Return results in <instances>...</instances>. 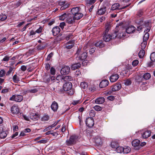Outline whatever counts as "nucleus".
<instances>
[{
    "mask_svg": "<svg viewBox=\"0 0 155 155\" xmlns=\"http://www.w3.org/2000/svg\"><path fill=\"white\" fill-rule=\"evenodd\" d=\"M14 71V68L12 67H10L9 70L6 73V75L7 76H8L12 72H13L14 71Z\"/></svg>",
    "mask_w": 155,
    "mask_h": 155,
    "instance_id": "603ef678",
    "label": "nucleus"
},
{
    "mask_svg": "<svg viewBox=\"0 0 155 155\" xmlns=\"http://www.w3.org/2000/svg\"><path fill=\"white\" fill-rule=\"evenodd\" d=\"M119 75L116 74H112L110 77V80L111 82H114L116 81L118 79Z\"/></svg>",
    "mask_w": 155,
    "mask_h": 155,
    "instance_id": "4468645a",
    "label": "nucleus"
},
{
    "mask_svg": "<svg viewBox=\"0 0 155 155\" xmlns=\"http://www.w3.org/2000/svg\"><path fill=\"white\" fill-rule=\"evenodd\" d=\"M43 27L41 26H40L39 28L37 29L35 31H31L30 32V35H35L36 33L39 34L41 33Z\"/></svg>",
    "mask_w": 155,
    "mask_h": 155,
    "instance_id": "a211bd4d",
    "label": "nucleus"
},
{
    "mask_svg": "<svg viewBox=\"0 0 155 155\" xmlns=\"http://www.w3.org/2000/svg\"><path fill=\"white\" fill-rule=\"evenodd\" d=\"M105 139L104 137L97 136L94 138V140L95 143L97 145H100L102 144L104 140Z\"/></svg>",
    "mask_w": 155,
    "mask_h": 155,
    "instance_id": "6e6552de",
    "label": "nucleus"
},
{
    "mask_svg": "<svg viewBox=\"0 0 155 155\" xmlns=\"http://www.w3.org/2000/svg\"><path fill=\"white\" fill-rule=\"evenodd\" d=\"M106 11V8L103 6L100 8L97 12V14L99 15H101L104 14Z\"/></svg>",
    "mask_w": 155,
    "mask_h": 155,
    "instance_id": "5701e85b",
    "label": "nucleus"
},
{
    "mask_svg": "<svg viewBox=\"0 0 155 155\" xmlns=\"http://www.w3.org/2000/svg\"><path fill=\"white\" fill-rule=\"evenodd\" d=\"M109 84L108 81L104 80L102 81L100 83L99 86L101 88H104L108 85Z\"/></svg>",
    "mask_w": 155,
    "mask_h": 155,
    "instance_id": "4be33fe9",
    "label": "nucleus"
},
{
    "mask_svg": "<svg viewBox=\"0 0 155 155\" xmlns=\"http://www.w3.org/2000/svg\"><path fill=\"white\" fill-rule=\"evenodd\" d=\"M136 28L132 26H130L128 27L126 29V32L128 34L133 33L135 30Z\"/></svg>",
    "mask_w": 155,
    "mask_h": 155,
    "instance_id": "aec40b11",
    "label": "nucleus"
},
{
    "mask_svg": "<svg viewBox=\"0 0 155 155\" xmlns=\"http://www.w3.org/2000/svg\"><path fill=\"white\" fill-rule=\"evenodd\" d=\"M86 124L87 126L89 127H92L94 125V121L92 117H88L86 120Z\"/></svg>",
    "mask_w": 155,
    "mask_h": 155,
    "instance_id": "1a4fd4ad",
    "label": "nucleus"
},
{
    "mask_svg": "<svg viewBox=\"0 0 155 155\" xmlns=\"http://www.w3.org/2000/svg\"><path fill=\"white\" fill-rule=\"evenodd\" d=\"M70 71V67L68 66H65L62 68L61 73L62 74H67L69 73Z\"/></svg>",
    "mask_w": 155,
    "mask_h": 155,
    "instance_id": "9b49d317",
    "label": "nucleus"
},
{
    "mask_svg": "<svg viewBox=\"0 0 155 155\" xmlns=\"http://www.w3.org/2000/svg\"><path fill=\"white\" fill-rule=\"evenodd\" d=\"M65 23L64 22L61 23L60 24V27L62 28L63 29L64 27L65 26Z\"/></svg>",
    "mask_w": 155,
    "mask_h": 155,
    "instance_id": "774afa93",
    "label": "nucleus"
},
{
    "mask_svg": "<svg viewBox=\"0 0 155 155\" xmlns=\"http://www.w3.org/2000/svg\"><path fill=\"white\" fill-rule=\"evenodd\" d=\"M73 79L71 77L69 76H66L65 77L63 76V82H69V81L72 80Z\"/></svg>",
    "mask_w": 155,
    "mask_h": 155,
    "instance_id": "c85d7f7f",
    "label": "nucleus"
},
{
    "mask_svg": "<svg viewBox=\"0 0 155 155\" xmlns=\"http://www.w3.org/2000/svg\"><path fill=\"white\" fill-rule=\"evenodd\" d=\"M7 18L6 15L4 14H1L0 15V20L3 21L5 20Z\"/></svg>",
    "mask_w": 155,
    "mask_h": 155,
    "instance_id": "c03bdc74",
    "label": "nucleus"
},
{
    "mask_svg": "<svg viewBox=\"0 0 155 155\" xmlns=\"http://www.w3.org/2000/svg\"><path fill=\"white\" fill-rule=\"evenodd\" d=\"M118 146V143L115 142H112L111 144V146L113 148H116Z\"/></svg>",
    "mask_w": 155,
    "mask_h": 155,
    "instance_id": "49530a36",
    "label": "nucleus"
},
{
    "mask_svg": "<svg viewBox=\"0 0 155 155\" xmlns=\"http://www.w3.org/2000/svg\"><path fill=\"white\" fill-rule=\"evenodd\" d=\"M96 47L102 48L104 46V45L101 41H98L96 42L95 44Z\"/></svg>",
    "mask_w": 155,
    "mask_h": 155,
    "instance_id": "de8ad7c7",
    "label": "nucleus"
},
{
    "mask_svg": "<svg viewBox=\"0 0 155 155\" xmlns=\"http://www.w3.org/2000/svg\"><path fill=\"white\" fill-rule=\"evenodd\" d=\"M105 101V99L103 97H99L97 98L95 100V102L97 104H100L103 103Z\"/></svg>",
    "mask_w": 155,
    "mask_h": 155,
    "instance_id": "b1692460",
    "label": "nucleus"
},
{
    "mask_svg": "<svg viewBox=\"0 0 155 155\" xmlns=\"http://www.w3.org/2000/svg\"><path fill=\"white\" fill-rule=\"evenodd\" d=\"M47 140H40L38 142V143H45L47 142Z\"/></svg>",
    "mask_w": 155,
    "mask_h": 155,
    "instance_id": "69168bd1",
    "label": "nucleus"
},
{
    "mask_svg": "<svg viewBox=\"0 0 155 155\" xmlns=\"http://www.w3.org/2000/svg\"><path fill=\"white\" fill-rule=\"evenodd\" d=\"M117 32L116 31L114 32V34H113L112 36H111L110 35L108 34L107 33H105L103 36L104 40L105 42H108L110 41L112 38L113 39L115 38L117 35Z\"/></svg>",
    "mask_w": 155,
    "mask_h": 155,
    "instance_id": "f257e3e1",
    "label": "nucleus"
},
{
    "mask_svg": "<svg viewBox=\"0 0 155 155\" xmlns=\"http://www.w3.org/2000/svg\"><path fill=\"white\" fill-rule=\"evenodd\" d=\"M80 8L78 7L73 8L71 10V12L72 14L74 15L80 12Z\"/></svg>",
    "mask_w": 155,
    "mask_h": 155,
    "instance_id": "bb28decb",
    "label": "nucleus"
},
{
    "mask_svg": "<svg viewBox=\"0 0 155 155\" xmlns=\"http://www.w3.org/2000/svg\"><path fill=\"white\" fill-rule=\"evenodd\" d=\"M11 111L13 114H17L19 112V109L18 106L14 105L11 107Z\"/></svg>",
    "mask_w": 155,
    "mask_h": 155,
    "instance_id": "2eb2a0df",
    "label": "nucleus"
},
{
    "mask_svg": "<svg viewBox=\"0 0 155 155\" xmlns=\"http://www.w3.org/2000/svg\"><path fill=\"white\" fill-rule=\"evenodd\" d=\"M68 14L65 13H63L59 17V19L61 20H64L65 18H67Z\"/></svg>",
    "mask_w": 155,
    "mask_h": 155,
    "instance_id": "72a5a7b5",
    "label": "nucleus"
},
{
    "mask_svg": "<svg viewBox=\"0 0 155 155\" xmlns=\"http://www.w3.org/2000/svg\"><path fill=\"white\" fill-rule=\"evenodd\" d=\"M130 5V4H129L126 5V6H123L121 8H120V5L119 3H115L112 5L111 8V10H114L117 9L122 10L128 7Z\"/></svg>",
    "mask_w": 155,
    "mask_h": 155,
    "instance_id": "0eeeda50",
    "label": "nucleus"
},
{
    "mask_svg": "<svg viewBox=\"0 0 155 155\" xmlns=\"http://www.w3.org/2000/svg\"><path fill=\"white\" fill-rule=\"evenodd\" d=\"M131 150V149L128 147H123V153H129Z\"/></svg>",
    "mask_w": 155,
    "mask_h": 155,
    "instance_id": "473e14b6",
    "label": "nucleus"
},
{
    "mask_svg": "<svg viewBox=\"0 0 155 155\" xmlns=\"http://www.w3.org/2000/svg\"><path fill=\"white\" fill-rule=\"evenodd\" d=\"M56 81H57V83L60 81L63 82V76L60 75L57 76L56 78Z\"/></svg>",
    "mask_w": 155,
    "mask_h": 155,
    "instance_id": "c9c22d12",
    "label": "nucleus"
},
{
    "mask_svg": "<svg viewBox=\"0 0 155 155\" xmlns=\"http://www.w3.org/2000/svg\"><path fill=\"white\" fill-rule=\"evenodd\" d=\"M81 75V73L79 71H77L75 73V75L76 77H80Z\"/></svg>",
    "mask_w": 155,
    "mask_h": 155,
    "instance_id": "338daca9",
    "label": "nucleus"
},
{
    "mask_svg": "<svg viewBox=\"0 0 155 155\" xmlns=\"http://www.w3.org/2000/svg\"><path fill=\"white\" fill-rule=\"evenodd\" d=\"M49 118V116L48 115L45 114L41 118V120L42 121H46L48 120Z\"/></svg>",
    "mask_w": 155,
    "mask_h": 155,
    "instance_id": "f704fd0d",
    "label": "nucleus"
},
{
    "mask_svg": "<svg viewBox=\"0 0 155 155\" xmlns=\"http://www.w3.org/2000/svg\"><path fill=\"white\" fill-rule=\"evenodd\" d=\"M123 147H122L118 146L116 148V151L118 153H123Z\"/></svg>",
    "mask_w": 155,
    "mask_h": 155,
    "instance_id": "4c0bfd02",
    "label": "nucleus"
},
{
    "mask_svg": "<svg viewBox=\"0 0 155 155\" xmlns=\"http://www.w3.org/2000/svg\"><path fill=\"white\" fill-rule=\"evenodd\" d=\"M145 51L143 49H141L139 53V56L140 58H142L145 54Z\"/></svg>",
    "mask_w": 155,
    "mask_h": 155,
    "instance_id": "79ce46f5",
    "label": "nucleus"
},
{
    "mask_svg": "<svg viewBox=\"0 0 155 155\" xmlns=\"http://www.w3.org/2000/svg\"><path fill=\"white\" fill-rule=\"evenodd\" d=\"M39 117V115L37 114L32 113L30 114V118L33 120H38Z\"/></svg>",
    "mask_w": 155,
    "mask_h": 155,
    "instance_id": "412c9836",
    "label": "nucleus"
},
{
    "mask_svg": "<svg viewBox=\"0 0 155 155\" xmlns=\"http://www.w3.org/2000/svg\"><path fill=\"white\" fill-rule=\"evenodd\" d=\"M147 44V42L143 40V41L141 43L140 47L141 49H144L146 47Z\"/></svg>",
    "mask_w": 155,
    "mask_h": 155,
    "instance_id": "e433bc0d",
    "label": "nucleus"
},
{
    "mask_svg": "<svg viewBox=\"0 0 155 155\" xmlns=\"http://www.w3.org/2000/svg\"><path fill=\"white\" fill-rule=\"evenodd\" d=\"M13 81L15 83H18L20 81V78L16 74L14 75L12 78Z\"/></svg>",
    "mask_w": 155,
    "mask_h": 155,
    "instance_id": "2f4dec72",
    "label": "nucleus"
},
{
    "mask_svg": "<svg viewBox=\"0 0 155 155\" xmlns=\"http://www.w3.org/2000/svg\"><path fill=\"white\" fill-rule=\"evenodd\" d=\"M94 108L96 111H99L101 110L102 108L99 105H96L94 107Z\"/></svg>",
    "mask_w": 155,
    "mask_h": 155,
    "instance_id": "8fccbe9b",
    "label": "nucleus"
},
{
    "mask_svg": "<svg viewBox=\"0 0 155 155\" xmlns=\"http://www.w3.org/2000/svg\"><path fill=\"white\" fill-rule=\"evenodd\" d=\"M82 101L80 100H74L72 102V104L73 105H76L78 104H80Z\"/></svg>",
    "mask_w": 155,
    "mask_h": 155,
    "instance_id": "864d4df0",
    "label": "nucleus"
},
{
    "mask_svg": "<svg viewBox=\"0 0 155 155\" xmlns=\"http://www.w3.org/2000/svg\"><path fill=\"white\" fill-rule=\"evenodd\" d=\"M140 132L142 134V137L144 139L148 138L151 135V131L149 130L145 129L140 130Z\"/></svg>",
    "mask_w": 155,
    "mask_h": 155,
    "instance_id": "39448f33",
    "label": "nucleus"
},
{
    "mask_svg": "<svg viewBox=\"0 0 155 155\" xmlns=\"http://www.w3.org/2000/svg\"><path fill=\"white\" fill-rule=\"evenodd\" d=\"M140 141L138 139L133 140L132 142V145L134 147H137L140 144Z\"/></svg>",
    "mask_w": 155,
    "mask_h": 155,
    "instance_id": "7c9ffc66",
    "label": "nucleus"
},
{
    "mask_svg": "<svg viewBox=\"0 0 155 155\" xmlns=\"http://www.w3.org/2000/svg\"><path fill=\"white\" fill-rule=\"evenodd\" d=\"M149 37V34L148 33H145L144 35L143 36V40L147 41Z\"/></svg>",
    "mask_w": 155,
    "mask_h": 155,
    "instance_id": "5fc2aeb1",
    "label": "nucleus"
},
{
    "mask_svg": "<svg viewBox=\"0 0 155 155\" xmlns=\"http://www.w3.org/2000/svg\"><path fill=\"white\" fill-rule=\"evenodd\" d=\"M89 114L90 116L92 117H94V116L95 114L94 110H90L89 112Z\"/></svg>",
    "mask_w": 155,
    "mask_h": 155,
    "instance_id": "6e6d98bb",
    "label": "nucleus"
},
{
    "mask_svg": "<svg viewBox=\"0 0 155 155\" xmlns=\"http://www.w3.org/2000/svg\"><path fill=\"white\" fill-rule=\"evenodd\" d=\"M55 69L53 67H52L50 69V73L52 75H54L55 73Z\"/></svg>",
    "mask_w": 155,
    "mask_h": 155,
    "instance_id": "bf43d9fd",
    "label": "nucleus"
},
{
    "mask_svg": "<svg viewBox=\"0 0 155 155\" xmlns=\"http://www.w3.org/2000/svg\"><path fill=\"white\" fill-rule=\"evenodd\" d=\"M83 16V14L81 12H79L74 15H73V16L75 19L79 20L81 19Z\"/></svg>",
    "mask_w": 155,
    "mask_h": 155,
    "instance_id": "c756f323",
    "label": "nucleus"
},
{
    "mask_svg": "<svg viewBox=\"0 0 155 155\" xmlns=\"http://www.w3.org/2000/svg\"><path fill=\"white\" fill-rule=\"evenodd\" d=\"M73 37V35L72 33H69L66 34L65 38L67 40H68L72 38Z\"/></svg>",
    "mask_w": 155,
    "mask_h": 155,
    "instance_id": "58836bf2",
    "label": "nucleus"
},
{
    "mask_svg": "<svg viewBox=\"0 0 155 155\" xmlns=\"http://www.w3.org/2000/svg\"><path fill=\"white\" fill-rule=\"evenodd\" d=\"M2 127H0V137L4 138L7 136V134L5 131H2Z\"/></svg>",
    "mask_w": 155,
    "mask_h": 155,
    "instance_id": "a878e982",
    "label": "nucleus"
},
{
    "mask_svg": "<svg viewBox=\"0 0 155 155\" xmlns=\"http://www.w3.org/2000/svg\"><path fill=\"white\" fill-rule=\"evenodd\" d=\"M73 16H71V15L69 14L66 18V21L69 24H71L74 22V20Z\"/></svg>",
    "mask_w": 155,
    "mask_h": 155,
    "instance_id": "f8f14e48",
    "label": "nucleus"
},
{
    "mask_svg": "<svg viewBox=\"0 0 155 155\" xmlns=\"http://www.w3.org/2000/svg\"><path fill=\"white\" fill-rule=\"evenodd\" d=\"M74 41L72 40L69 41L67 43L65 48L68 49H70L72 48L74 45Z\"/></svg>",
    "mask_w": 155,
    "mask_h": 155,
    "instance_id": "393cba45",
    "label": "nucleus"
},
{
    "mask_svg": "<svg viewBox=\"0 0 155 155\" xmlns=\"http://www.w3.org/2000/svg\"><path fill=\"white\" fill-rule=\"evenodd\" d=\"M144 27V28H145V29L144 30V32L146 33H148V32L150 30V28L149 27H148L147 28H146V26Z\"/></svg>",
    "mask_w": 155,
    "mask_h": 155,
    "instance_id": "0e129e2a",
    "label": "nucleus"
},
{
    "mask_svg": "<svg viewBox=\"0 0 155 155\" xmlns=\"http://www.w3.org/2000/svg\"><path fill=\"white\" fill-rule=\"evenodd\" d=\"M58 4L59 5L61 6L60 8L61 10L65 9L68 8L69 5V4L66 2L61 0L58 1Z\"/></svg>",
    "mask_w": 155,
    "mask_h": 155,
    "instance_id": "7ed1b4c3",
    "label": "nucleus"
},
{
    "mask_svg": "<svg viewBox=\"0 0 155 155\" xmlns=\"http://www.w3.org/2000/svg\"><path fill=\"white\" fill-rule=\"evenodd\" d=\"M121 87V85L120 84H116L112 86L111 90L113 91H116L119 90Z\"/></svg>",
    "mask_w": 155,
    "mask_h": 155,
    "instance_id": "6ab92c4d",
    "label": "nucleus"
},
{
    "mask_svg": "<svg viewBox=\"0 0 155 155\" xmlns=\"http://www.w3.org/2000/svg\"><path fill=\"white\" fill-rule=\"evenodd\" d=\"M72 87V84L70 82L65 83L63 85V89L65 91H68L71 90Z\"/></svg>",
    "mask_w": 155,
    "mask_h": 155,
    "instance_id": "9d476101",
    "label": "nucleus"
},
{
    "mask_svg": "<svg viewBox=\"0 0 155 155\" xmlns=\"http://www.w3.org/2000/svg\"><path fill=\"white\" fill-rule=\"evenodd\" d=\"M60 31V29L59 27L55 26L54 27L52 30L53 35L54 36L57 35L59 34Z\"/></svg>",
    "mask_w": 155,
    "mask_h": 155,
    "instance_id": "ddd939ff",
    "label": "nucleus"
},
{
    "mask_svg": "<svg viewBox=\"0 0 155 155\" xmlns=\"http://www.w3.org/2000/svg\"><path fill=\"white\" fill-rule=\"evenodd\" d=\"M80 52V50L78 49L76 54L78 55L77 58L81 60H83L85 59L87 57V53L86 52H83V53L79 54Z\"/></svg>",
    "mask_w": 155,
    "mask_h": 155,
    "instance_id": "423d86ee",
    "label": "nucleus"
},
{
    "mask_svg": "<svg viewBox=\"0 0 155 155\" xmlns=\"http://www.w3.org/2000/svg\"><path fill=\"white\" fill-rule=\"evenodd\" d=\"M150 58L151 61L155 62V52H153L151 54Z\"/></svg>",
    "mask_w": 155,
    "mask_h": 155,
    "instance_id": "a18cd8bd",
    "label": "nucleus"
},
{
    "mask_svg": "<svg viewBox=\"0 0 155 155\" xmlns=\"http://www.w3.org/2000/svg\"><path fill=\"white\" fill-rule=\"evenodd\" d=\"M151 77V75L149 73L145 74L143 75V78L146 80L149 79Z\"/></svg>",
    "mask_w": 155,
    "mask_h": 155,
    "instance_id": "09e8293b",
    "label": "nucleus"
},
{
    "mask_svg": "<svg viewBox=\"0 0 155 155\" xmlns=\"http://www.w3.org/2000/svg\"><path fill=\"white\" fill-rule=\"evenodd\" d=\"M110 28V25L108 23H107L105 26V33H107L109 31Z\"/></svg>",
    "mask_w": 155,
    "mask_h": 155,
    "instance_id": "3c124183",
    "label": "nucleus"
},
{
    "mask_svg": "<svg viewBox=\"0 0 155 155\" xmlns=\"http://www.w3.org/2000/svg\"><path fill=\"white\" fill-rule=\"evenodd\" d=\"M77 138L78 137L76 136L73 135L71 136L69 140H66L67 144L69 146L75 143Z\"/></svg>",
    "mask_w": 155,
    "mask_h": 155,
    "instance_id": "20e7f679",
    "label": "nucleus"
},
{
    "mask_svg": "<svg viewBox=\"0 0 155 155\" xmlns=\"http://www.w3.org/2000/svg\"><path fill=\"white\" fill-rule=\"evenodd\" d=\"M138 23L140 25L138 26L137 27V30L138 31L141 30L144 28V26L145 27L149 25V23H145V22L143 24H144V25H142L141 24L143 23V21H140V22Z\"/></svg>",
    "mask_w": 155,
    "mask_h": 155,
    "instance_id": "dca6fc26",
    "label": "nucleus"
},
{
    "mask_svg": "<svg viewBox=\"0 0 155 155\" xmlns=\"http://www.w3.org/2000/svg\"><path fill=\"white\" fill-rule=\"evenodd\" d=\"M80 86L82 88L85 89L87 87L88 84L87 82H83L81 83Z\"/></svg>",
    "mask_w": 155,
    "mask_h": 155,
    "instance_id": "ea45409f",
    "label": "nucleus"
},
{
    "mask_svg": "<svg viewBox=\"0 0 155 155\" xmlns=\"http://www.w3.org/2000/svg\"><path fill=\"white\" fill-rule=\"evenodd\" d=\"M124 84L126 86L129 85L131 84V81L130 79H128L124 80Z\"/></svg>",
    "mask_w": 155,
    "mask_h": 155,
    "instance_id": "a19ab883",
    "label": "nucleus"
},
{
    "mask_svg": "<svg viewBox=\"0 0 155 155\" xmlns=\"http://www.w3.org/2000/svg\"><path fill=\"white\" fill-rule=\"evenodd\" d=\"M38 88H33L29 90L28 91L31 93H35L38 91Z\"/></svg>",
    "mask_w": 155,
    "mask_h": 155,
    "instance_id": "37998d69",
    "label": "nucleus"
},
{
    "mask_svg": "<svg viewBox=\"0 0 155 155\" xmlns=\"http://www.w3.org/2000/svg\"><path fill=\"white\" fill-rule=\"evenodd\" d=\"M143 14V12L142 10H139L137 14V17L138 18L140 17Z\"/></svg>",
    "mask_w": 155,
    "mask_h": 155,
    "instance_id": "4d7b16f0",
    "label": "nucleus"
},
{
    "mask_svg": "<svg viewBox=\"0 0 155 155\" xmlns=\"http://www.w3.org/2000/svg\"><path fill=\"white\" fill-rule=\"evenodd\" d=\"M58 104L56 102L54 101L52 103L51 105V108L54 111H56L58 110Z\"/></svg>",
    "mask_w": 155,
    "mask_h": 155,
    "instance_id": "f3484780",
    "label": "nucleus"
},
{
    "mask_svg": "<svg viewBox=\"0 0 155 155\" xmlns=\"http://www.w3.org/2000/svg\"><path fill=\"white\" fill-rule=\"evenodd\" d=\"M23 99L22 95L20 94H15L13 95L9 98V100L12 101H14L16 102H20Z\"/></svg>",
    "mask_w": 155,
    "mask_h": 155,
    "instance_id": "f03ea898",
    "label": "nucleus"
},
{
    "mask_svg": "<svg viewBox=\"0 0 155 155\" xmlns=\"http://www.w3.org/2000/svg\"><path fill=\"white\" fill-rule=\"evenodd\" d=\"M5 73V71L4 69H2L0 71V77H3Z\"/></svg>",
    "mask_w": 155,
    "mask_h": 155,
    "instance_id": "13d9d810",
    "label": "nucleus"
},
{
    "mask_svg": "<svg viewBox=\"0 0 155 155\" xmlns=\"http://www.w3.org/2000/svg\"><path fill=\"white\" fill-rule=\"evenodd\" d=\"M53 53L52 52L50 53L48 55V57L47 58V59H46L47 60V61H49L50 60V59L53 56Z\"/></svg>",
    "mask_w": 155,
    "mask_h": 155,
    "instance_id": "680f3d73",
    "label": "nucleus"
},
{
    "mask_svg": "<svg viewBox=\"0 0 155 155\" xmlns=\"http://www.w3.org/2000/svg\"><path fill=\"white\" fill-rule=\"evenodd\" d=\"M9 57L8 56H5L4 58L3 59L2 61H8L9 59Z\"/></svg>",
    "mask_w": 155,
    "mask_h": 155,
    "instance_id": "e2e57ef3",
    "label": "nucleus"
},
{
    "mask_svg": "<svg viewBox=\"0 0 155 155\" xmlns=\"http://www.w3.org/2000/svg\"><path fill=\"white\" fill-rule=\"evenodd\" d=\"M138 60H135L133 61L132 64L134 66H135L138 64Z\"/></svg>",
    "mask_w": 155,
    "mask_h": 155,
    "instance_id": "052dcab7",
    "label": "nucleus"
},
{
    "mask_svg": "<svg viewBox=\"0 0 155 155\" xmlns=\"http://www.w3.org/2000/svg\"><path fill=\"white\" fill-rule=\"evenodd\" d=\"M81 64L80 63H77L72 64L71 68L72 70H75L80 67Z\"/></svg>",
    "mask_w": 155,
    "mask_h": 155,
    "instance_id": "cd10ccee",
    "label": "nucleus"
}]
</instances>
